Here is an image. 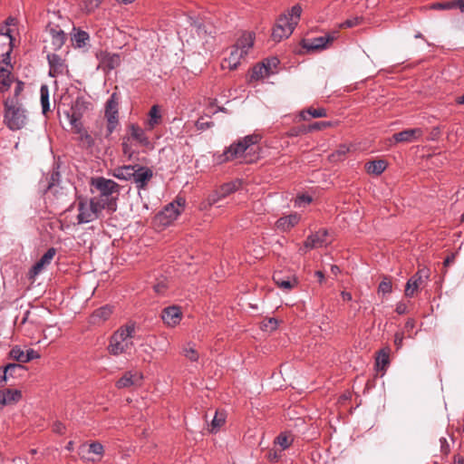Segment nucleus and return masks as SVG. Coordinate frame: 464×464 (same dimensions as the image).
<instances>
[{"instance_id": "f257e3e1", "label": "nucleus", "mask_w": 464, "mask_h": 464, "mask_svg": "<svg viewBox=\"0 0 464 464\" xmlns=\"http://www.w3.org/2000/svg\"><path fill=\"white\" fill-rule=\"evenodd\" d=\"M92 198L100 203L103 209L110 212L117 210V200L120 193V185L112 179L104 177L92 178L90 181Z\"/></svg>"}, {"instance_id": "f03ea898", "label": "nucleus", "mask_w": 464, "mask_h": 464, "mask_svg": "<svg viewBox=\"0 0 464 464\" xmlns=\"http://www.w3.org/2000/svg\"><path fill=\"white\" fill-rule=\"evenodd\" d=\"M4 123L12 131L24 129L28 122V111L20 99L7 98L4 102Z\"/></svg>"}, {"instance_id": "7ed1b4c3", "label": "nucleus", "mask_w": 464, "mask_h": 464, "mask_svg": "<svg viewBox=\"0 0 464 464\" xmlns=\"http://www.w3.org/2000/svg\"><path fill=\"white\" fill-rule=\"evenodd\" d=\"M134 333L135 324L133 323L121 326L110 337L107 347L109 353L113 356L128 353L133 346Z\"/></svg>"}, {"instance_id": "20e7f679", "label": "nucleus", "mask_w": 464, "mask_h": 464, "mask_svg": "<svg viewBox=\"0 0 464 464\" xmlns=\"http://www.w3.org/2000/svg\"><path fill=\"white\" fill-rule=\"evenodd\" d=\"M302 7L299 5H294L287 14H281L272 31V38L276 42H280L284 38H288L300 19Z\"/></svg>"}, {"instance_id": "39448f33", "label": "nucleus", "mask_w": 464, "mask_h": 464, "mask_svg": "<svg viewBox=\"0 0 464 464\" xmlns=\"http://www.w3.org/2000/svg\"><path fill=\"white\" fill-rule=\"evenodd\" d=\"M259 140L260 136L257 134L246 135L243 139L238 140L237 142H234L226 148L223 153L214 155V160L217 164H222L227 161L242 158L245 152Z\"/></svg>"}, {"instance_id": "423d86ee", "label": "nucleus", "mask_w": 464, "mask_h": 464, "mask_svg": "<svg viewBox=\"0 0 464 464\" xmlns=\"http://www.w3.org/2000/svg\"><path fill=\"white\" fill-rule=\"evenodd\" d=\"M103 208L92 197L81 198L78 201V224L92 222L100 218Z\"/></svg>"}, {"instance_id": "0eeeda50", "label": "nucleus", "mask_w": 464, "mask_h": 464, "mask_svg": "<svg viewBox=\"0 0 464 464\" xmlns=\"http://www.w3.org/2000/svg\"><path fill=\"white\" fill-rule=\"evenodd\" d=\"M119 102L116 92H113L106 102L105 117L107 120V133L110 136L116 129L119 123Z\"/></svg>"}, {"instance_id": "6e6552de", "label": "nucleus", "mask_w": 464, "mask_h": 464, "mask_svg": "<svg viewBox=\"0 0 464 464\" xmlns=\"http://www.w3.org/2000/svg\"><path fill=\"white\" fill-rule=\"evenodd\" d=\"M185 200L178 198L169 203L164 209L158 215V218L163 225H169L180 215V208L184 206Z\"/></svg>"}, {"instance_id": "1a4fd4ad", "label": "nucleus", "mask_w": 464, "mask_h": 464, "mask_svg": "<svg viewBox=\"0 0 464 464\" xmlns=\"http://www.w3.org/2000/svg\"><path fill=\"white\" fill-rule=\"evenodd\" d=\"M429 270L427 268L419 269L407 282L405 287V295L413 296L419 287L428 279Z\"/></svg>"}, {"instance_id": "9d476101", "label": "nucleus", "mask_w": 464, "mask_h": 464, "mask_svg": "<svg viewBox=\"0 0 464 464\" xmlns=\"http://www.w3.org/2000/svg\"><path fill=\"white\" fill-rule=\"evenodd\" d=\"M104 453V448L102 443L98 441H93L91 444H82L78 449V455L81 459L94 462L96 460L95 458L92 457L91 454H94L99 457L98 459L102 458Z\"/></svg>"}, {"instance_id": "9b49d317", "label": "nucleus", "mask_w": 464, "mask_h": 464, "mask_svg": "<svg viewBox=\"0 0 464 464\" xmlns=\"http://www.w3.org/2000/svg\"><path fill=\"white\" fill-rule=\"evenodd\" d=\"M334 34H325L323 36L314 37L311 39H304L302 41V46L308 52L316 51V50H324L327 47V45L334 42L335 39Z\"/></svg>"}, {"instance_id": "f8f14e48", "label": "nucleus", "mask_w": 464, "mask_h": 464, "mask_svg": "<svg viewBox=\"0 0 464 464\" xmlns=\"http://www.w3.org/2000/svg\"><path fill=\"white\" fill-rule=\"evenodd\" d=\"M152 177L153 171L150 168L137 164L131 180L134 182L138 190H141L147 188Z\"/></svg>"}, {"instance_id": "ddd939ff", "label": "nucleus", "mask_w": 464, "mask_h": 464, "mask_svg": "<svg viewBox=\"0 0 464 464\" xmlns=\"http://www.w3.org/2000/svg\"><path fill=\"white\" fill-rule=\"evenodd\" d=\"M182 313L179 306L171 305L165 307L161 312V319L165 324L174 327L179 324Z\"/></svg>"}, {"instance_id": "4468645a", "label": "nucleus", "mask_w": 464, "mask_h": 464, "mask_svg": "<svg viewBox=\"0 0 464 464\" xmlns=\"http://www.w3.org/2000/svg\"><path fill=\"white\" fill-rule=\"evenodd\" d=\"M101 66L103 69L111 71L121 64V56L118 53H111L107 51H101L96 54Z\"/></svg>"}, {"instance_id": "2eb2a0df", "label": "nucleus", "mask_w": 464, "mask_h": 464, "mask_svg": "<svg viewBox=\"0 0 464 464\" xmlns=\"http://www.w3.org/2000/svg\"><path fill=\"white\" fill-rule=\"evenodd\" d=\"M143 374L138 371L126 372L116 382L119 389L128 388L133 385H141Z\"/></svg>"}, {"instance_id": "dca6fc26", "label": "nucleus", "mask_w": 464, "mask_h": 464, "mask_svg": "<svg viewBox=\"0 0 464 464\" xmlns=\"http://www.w3.org/2000/svg\"><path fill=\"white\" fill-rule=\"evenodd\" d=\"M46 32L51 36V44L53 45V49L54 51L60 50L66 40V34L63 30H62L59 25L48 24L46 27Z\"/></svg>"}, {"instance_id": "f3484780", "label": "nucleus", "mask_w": 464, "mask_h": 464, "mask_svg": "<svg viewBox=\"0 0 464 464\" xmlns=\"http://www.w3.org/2000/svg\"><path fill=\"white\" fill-rule=\"evenodd\" d=\"M1 39H3V52L1 53L2 62L5 63H9L10 62V54L13 50V41L14 38L11 35V30L8 26H5L1 28Z\"/></svg>"}, {"instance_id": "a211bd4d", "label": "nucleus", "mask_w": 464, "mask_h": 464, "mask_svg": "<svg viewBox=\"0 0 464 464\" xmlns=\"http://www.w3.org/2000/svg\"><path fill=\"white\" fill-rule=\"evenodd\" d=\"M10 356L19 362L26 363L34 359L40 358V353L34 349H28L24 353L20 346L15 345L11 349Z\"/></svg>"}, {"instance_id": "6ab92c4d", "label": "nucleus", "mask_w": 464, "mask_h": 464, "mask_svg": "<svg viewBox=\"0 0 464 464\" xmlns=\"http://www.w3.org/2000/svg\"><path fill=\"white\" fill-rule=\"evenodd\" d=\"M327 235L328 232L325 229L309 235L304 243V247L306 249L322 247L325 244Z\"/></svg>"}, {"instance_id": "aec40b11", "label": "nucleus", "mask_w": 464, "mask_h": 464, "mask_svg": "<svg viewBox=\"0 0 464 464\" xmlns=\"http://www.w3.org/2000/svg\"><path fill=\"white\" fill-rule=\"evenodd\" d=\"M423 134L420 128L407 129L402 131L394 133L392 139L395 142H413L419 140Z\"/></svg>"}, {"instance_id": "412c9836", "label": "nucleus", "mask_w": 464, "mask_h": 464, "mask_svg": "<svg viewBox=\"0 0 464 464\" xmlns=\"http://www.w3.org/2000/svg\"><path fill=\"white\" fill-rule=\"evenodd\" d=\"M22 399V392L17 389H5L0 391V411L5 406L14 404Z\"/></svg>"}, {"instance_id": "4be33fe9", "label": "nucleus", "mask_w": 464, "mask_h": 464, "mask_svg": "<svg viewBox=\"0 0 464 464\" xmlns=\"http://www.w3.org/2000/svg\"><path fill=\"white\" fill-rule=\"evenodd\" d=\"M130 137L138 141L141 146L152 149V143L149 137L146 135L145 130L137 124H130L129 127Z\"/></svg>"}, {"instance_id": "5701e85b", "label": "nucleus", "mask_w": 464, "mask_h": 464, "mask_svg": "<svg viewBox=\"0 0 464 464\" xmlns=\"http://www.w3.org/2000/svg\"><path fill=\"white\" fill-rule=\"evenodd\" d=\"M299 221L300 216L297 213H292L278 218L276 222V227L282 232H287L296 226Z\"/></svg>"}, {"instance_id": "b1692460", "label": "nucleus", "mask_w": 464, "mask_h": 464, "mask_svg": "<svg viewBox=\"0 0 464 464\" xmlns=\"http://www.w3.org/2000/svg\"><path fill=\"white\" fill-rule=\"evenodd\" d=\"M112 314V306L106 304L93 311L90 316V324H101L109 319Z\"/></svg>"}, {"instance_id": "393cba45", "label": "nucleus", "mask_w": 464, "mask_h": 464, "mask_svg": "<svg viewBox=\"0 0 464 464\" xmlns=\"http://www.w3.org/2000/svg\"><path fill=\"white\" fill-rule=\"evenodd\" d=\"M47 60L50 66L49 75L51 77H56L58 74L63 73L64 62L59 54L50 53L47 55Z\"/></svg>"}, {"instance_id": "a878e982", "label": "nucleus", "mask_w": 464, "mask_h": 464, "mask_svg": "<svg viewBox=\"0 0 464 464\" xmlns=\"http://www.w3.org/2000/svg\"><path fill=\"white\" fill-rule=\"evenodd\" d=\"M55 248L50 247L42 256L41 258L32 266L30 273L34 276L38 275L43 268L49 265L55 256Z\"/></svg>"}, {"instance_id": "bb28decb", "label": "nucleus", "mask_w": 464, "mask_h": 464, "mask_svg": "<svg viewBox=\"0 0 464 464\" xmlns=\"http://www.w3.org/2000/svg\"><path fill=\"white\" fill-rule=\"evenodd\" d=\"M137 167V164L133 165H123L117 167L112 171V176L118 179L121 180H131L132 176L135 173V168Z\"/></svg>"}, {"instance_id": "cd10ccee", "label": "nucleus", "mask_w": 464, "mask_h": 464, "mask_svg": "<svg viewBox=\"0 0 464 464\" xmlns=\"http://www.w3.org/2000/svg\"><path fill=\"white\" fill-rule=\"evenodd\" d=\"M244 55L245 54L241 51H238V48H235V45H233L231 47L229 56L224 59V63H227V66L230 70H235L237 68L240 63V60Z\"/></svg>"}, {"instance_id": "c85d7f7f", "label": "nucleus", "mask_w": 464, "mask_h": 464, "mask_svg": "<svg viewBox=\"0 0 464 464\" xmlns=\"http://www.w3.org/2000/svg\"><path fill=\"white\" fill-rule=\"evenodd\" d=\"M387 168V162L384 160L369 161L365 164V169L370 174L381 175Z\"/></svg>"}, {"instance_id": "c756f323", "label": "nucleus", "mask_w": 464, "mask_h": 464, "mask_svg": "<svg viewBox=\"0 0 464 464\" xmlns=\"http://www.w3.org/2000/svg\"><path fill=\"white\" fill-rule=\"evenodd\" d=\"M89 104L90 103L86 102L83 97H77L72 105L71 111L67 113V116L79 113V117H82V114L88 109Z\"/></svg>"}, {"instance_id": "7c9ffc66", "label": "nucleus", "mask_w": 464, "mask_h": 464, "mask_svg": "<svg viewBox=\"0 0 464 464\" xmlns=\"http://www.w3.org/2000/svg\"><path fill=\"white\" fill-rule=\"evenodd\" d=\"M58 169L59 165L53 167L47 187V189L53 194L58 192V187L61 181V174Z\"/></svg>"}, {"instance_id": "2f4dec72", "label": "nucleus", "mask_w": 464, "mask_h": 464, "mask_svg": "<svg viewBox=\"0 0 464 464\" xmlns=\"http://www.w3.org/2000/svg\"><path fill=\"white\" fill-rule=\"evenodd\" d=\"M254 44V37L251 34L243 35L235 44V48H238L245 55Z\"/></svg>"}, {"instance_id": "473e14b6", "label": "nucleus", "mask_w": 464, "mask_h": 464, "mask_svg": "<svg viewBox=\"0 0 464 464\" xmlns=\"http://www.w3.org/2000/svg\"><path fill=\"white\" fill-rule=\"evenodd\" d=\"M90 40V35L83 30H78L72 36V44L77 48L84 47Z\"/></svg>"}, {"instance_id": "72a5a7b5", "label": "nucleus", "mask_w": 464, "mask_h": 464, "mask_svg": "<svg viewBox=\"0 0 464 464\" xmlns=\"http://www.w3.org/2000/svg\"><path fill=\"white\" fill-rule=\"evenodd\" d=\"M161 114L158 105H153L149 111V119L147 121V126L150 130H152L156 125L160 122Z\"/></svg>"}, {"instance_id": "f704fd0d", "label": "nucleus", "mask_w": 464, "mask_h": 464, "mask_svg": "<svg viewBox=\"0 0 464 464\" xmlns=\"http://www.w3.org/2000/svg\"><path fill=\"white\" fill-rule=\"evenodd\" d=\"M273 279L276 285L284 290H291L297 285L296 279H284L281 273L275 274Z\"/></svg>"}, {"instance_id": "c9c22d12", "label": "nucleus", "mask_w": 464, "mask_h": 464, "mask_svg": "<svg viewBox=\"0 0 464 464\" xmlns=\"http://www.w3.org/2000/svg\"><path fill=\"white\" fill-rule=\"evenodd\" d=\"M40 95H41V106L43 114H46L50 111V102H49V89L48 86L44 84L40 88Z\"/></svg>"}, {"instance_id": "e433bc0d", "label": "nucleus", "mask_w": 464, "mask_h": 464, "mask_svg": "<svg viewBox=\"0 0 464 464\" xmlns=\"http://www.w3.org/2000/svg\"><path fill=\"white\" fill-rule=\"evenodd\" d=\"M225 421L226 413L222 411H217L211 421V432H217L219 430V428L225 423Z\"/></svg>"}, {"instance_id": "4c0bfd02", "label": "nucleus", "mask_w": 464, "mask_h": 464, "mask_svg": "<svg viewBox=\"0 0 464 464\" xmlns=\"http://www.w3.org/2000/svg\"><path fill=\"white\" fill-rule=\"evenodd\" d=\"M0 92L4 93L7 92L13 82V79L11 77V73L9 71L2 69L1 70V75H0Z\"/></svg>"}, {"instance_id": "58836bf2", "label": "nucleus", "mask_w": 464, "mask_h": 464, "mask_svg": "<svg viewBox=\"0 0 464 464\" xmlns=\"http://www.w3.org/2000/svg\"><path fill=\"white\" fill-rule=\"evenodd\" d=\"M293 442V440L290 439L285 433H280L277 437H276L274 440L275 447L279 446L281 451L288 449Z\"/></svg>"}, {"instance_id": "ea45409f", "label": "nucleus", "mask_w": 464, "mask_h": 464, "mask_svg": "<svg viewBox=\"0 0 464 464\" xmlns=\"http://www.w3.org/2000/svg\"><path fill=\"white\" fill-rule=\"evenodd\" d=\"M269 75L270 74L268 73L267 69H266L265 64H262L261 63L253 67L251 80L258 81L265 77H268Z\"/></svg>"}, {"instance_id": "a19ab883", "label": "nucleus", "mask_w": 464, "mask_h": 464, "mask_svg": "<svg viewBox=\"0 0 464 464\" xmlns=\"http://www.w3.org/2000/svg\"><path fill=\"white\" fill-rule=\"evenodd\" d=\"M306 115H309L313 118H322L326 116V111L324 108H308L307 110L301 112V117L304 121L308 120Z\"/></svg>"}, {"instance_id": "79ce46f5", "label": "nucleus", "mask_w": 464, "mask_h": 464, "mask_svg": "<svg viewBox=\"0 0 464 464\" xmlns=\"http://www.w3.org/2000/svg\"><path fill=\"white\" fill-rule=\"evenodd\" d=\"M238 188L237 181H230L224 183L218 188L219 194L221 197L227 198L230 194L234 193Z\"/></svg>"}, {"instance_id": "37998d69", "label": "nucleus", "mask_w": 464, "mask_h": 464, "mask_svg": "<svg viewBox=\"0 0 464 464\" xmlns=\"http://www.w3.org/2000/svg\"><path fill=\"white\" fill-rule=\"evenodd\" d=\"M67 118L69 119L70 124L73 128L75 133L80 134L85 130L81 121L82 117H79V113L75 115H68Z\"/></svg>"}, {"instance_id": "c03bdc74", "label": "nucleus", "mask_w": 464, "mask_h": 464, "mask_svg": "<svg viewBox=\"0 0 464 464\" xmlns=\"http://www.w3.org/2000/svg\"><path fill=\"white\" fill-rule=\"evenodd\" d=\"M12 370H24V366L17 363H8L6 366L0 368V385L7 380V372Z\"/></svg>"}, {"instance_id": "a18cd8bd", "label": "nucleus", "mask_w": 464, "mask_h": 464, "mask_svg": "<svg viewBox=\"0 0 464 464\" xmlns=\"http://www.w3.org/2000/svg\"><path fill=\"white\" fill-rule=\"evenodd\" d=\"M456 3H457V0L433 3L432 5H430V9H432V10H450V9L458 8V5Z\"/></svg>"}, {"instance_id": "49530a36", "label": "nucleus", "mask_w": 464, "mask_h": 464, "mask_svg": "<svg viewBox=\"0 0 464 464\" xmlns=\"http://www.w3.org/2000/svg\"><path fill=\"white\" fill-rule=\"evenodd\" d=\"M79 135V141L82 148L91 149L94 146V139L86 130L82 131Z\"/></svg>"}, {"instance_id": "de8ad7c7", "label": "nucleus", "mask_w": 464, "mask_h": 464, "mask_svg": "<svg viewBox=\"0 0 464 464\" xmlns=\"http://www.w3.org/2000/svg\"><path fill=\"white\" fill-rule=\"evenodd\" d=\"M262 64H265L266 69H267L268 73L274 74L276 72V69L277 65L279 64V60L277 57H270L266 58L262 62Z\"/></svg>"}, {"instance_id": "09e8293b", "label": "nucleus", "mask_w": 464, "mask_h": 464, "mask_svg": "<svg viewBox=\"0 0 464 464\" xmlns=\"http://www.w3.org/2000/svg\"><path fill=\"white\" fill-rule=\"evenodd\" d=\"M350 149L346 144H341L331 155L333 160H341L349 152Z\"/></svg>"}, {"instance_id": "8fccbe9b", "label": "nucleus", "mask_w": 464, "mask_h": 464, "mask_svg": "<svg viewBox=\"0 0 464 464\" xmlns=\"http://www.w3.org/2000/svg\"><path fill=\"white\" fill-rule=\"evenodd\" d=\"M281 457H282V451L279 450H276V448L270 449L265 455V458L270 462H277V461H279Z\"/></svg>"}, {"instance_id": "3c124183", "label": "nucleus", "mask_w": 464, "mask_h": 464, "mask_svg": "<svg viewBox=\"0 0 464 464\" xmlns=\"http://www.w3.org/2000/svg\"><path fill=\"white\" fill-rule=\"evenodd\" d=\"M392 290V282L388 280L387 277H384L383 280L379 284L378 292L386 295L390 294Z\"/></svg>"}, {"instance_id": "603ef678", "label": "nucleus", "mask_w": 464, "mask_h": 464, "mask_svg": "<svg viewBox=\"0 0 464 464\" xmlns=\"http://www.w3.org/2000/svg\"><path fill=\"white\" fill-rule=\"evenodd\" d=\"M389 354L383 351H381L376 360L377 366L381 367L382 370L389 364Z\"/></svg>"}, {"instance_id": "864d4df0", "label": "nucleus", "mask_w": 464, "mask_h": 464, "mask_svg": "<svg viewBox=\"0 0 464 464\" xmlns=\"http://www.w3.org/2000/svg\"><path fill=\"white\" fill-rule=\"evenodd\" d=\"M312 201V198L309 195L302 194L296 197L295 200V207L302 208L309 204Z\"/></svg>"}, {"instance_id": "5fc2aeb1", "label": "nucleus", "mask_w": 464, "mask_h": 464, "mask_svg": "<svg viewBox=\"0 0 464 464\" xmlns=\"http://www.w3.org/2000/svg\"><path fill=\"white\" fill-rule=\"evenodd\" d=\"M224 197H221L219 194L218 188L216 189L214 192L208 195L207 198V202L209 206L218 204L220 200L224 199Z\"/></svg>"}, {"instance_id": "6e6d98bb", "label": "nucleus", "mask_w": 464, "mask_h": 464, "mask_svg": "<svg viewBox=\"0 0 464 464\" xmlns=\"http://www.w3.org/2000/svg\"><path fill=\"white\" fill-rule=\"evenodd\" d=\"M183 354L186 358H188L191 362H197L198 359V355L194 347H187L183 350Z\"/></svg>"}, {"instance_id": "4d7b16f0", "label": "nucleus", "mask_w": 464, "mask_h": 464, "mask_svg": "<svg viewBox=\"0 0 464 464\" xmlns=\"http://www.w3.org/2000/svg\"><path fill=\"white\" fill-rule=\"evenodd\" d=\"M360 23H361V18L353 17L351 19H347L343 23H342L341 27L352 28V27L358 25Z\"/></svg>"}, {"instance_id": "13d9d810", "label": "nucleus", "mask_w": 464, "mask_h": 464, "mask_svg": "<svg viewBox=\"0 0 464 464\" xmlns=\"http://www.w3.org/2000/svg\"><path fill=\"white\" fill-rule=\"evenodd\" d=\"M214 125L213 121H205L203 118L198 120L196 126L198 130H205L211 128Z\"/></svg>"}, {"instance_id": "bf43d9fd", "label": "nucleus", "mask_w": 464, "mask_h": 464, "mask_svg": "<svg viewBox=\"0 0 464 464\" xmlns=\"http://www.w3.org/2000/svg\"><path fill=\"white\" fill-rule=\"evenodd\" d=\"M122 152L125 156H128L129 159H130L133 155V150L130 147V145L128 143V140H126L125 139L123 140L122 141Z\"/></svg>"}, {"instance_id": "052dcab7", "label": "nucleus", "mask_w": 464, "mask_h": 464, "mask_svg": "<svg viewBox=\"0 0 464 464\" xmlns=\"http://www.w3.org/2000/svg\"><path fill=\"white\" fill-rule=\"evenodd\" d=\"M190 25L197 29V33L199 34L201 32L206 33V30L203 29V24L197 19L192 17L189 18Z\"/></svg>"}, {"instance_id": "680f3d73", "label": "nucleus", "mask_w": 464, "mask_h": 464, "mask_svg": "<svg viewBox=\"0 0 464 464\" xmlns=\"http://www.w3.org/2000/svg\"><path fill=\"white\" fill-rule=\"evenodd\" d=\"M24 86V83L23 82L16 81L14 96L12 98L19 99V95L23 92Z\"/></svg>"}, {"instance_id": "e2e57ef3", "label": "nucleus", "mask_w": 464, "mask_h": 464, "mask_svg": "<svg viewBox=\"0 0 464 464\" xmlns=\"http://www.w3.org/2000/svg\"><path fill=\"white\" fill-rule=\"evenodd\" d=\"M395 312L398 314H406L407 313V305H406V304L403 303V302H399L396 304Z\"/></svg>"}, {"instance_id": "0e129e2a", "label": "nucleus", "mask_w": 464, "mask_h": 464, "mask_svg": "<svg viewBox=\"0 0 464 464\" xmlns=\"http://www.w3.org/2000/svg\"><path fill=\"white\" fill-rule=\"evenodd\" d=\"M278 326V322L275 318H269L267 323L265 324L266 329H270L271 331L276 330Z\"/></svg>"}, {"instance_id": "69168bd1", "label": "nucleus", "mask_w": 464, "mask_h": 464, "mask_svg": "<svg viewBox=\"0 0 464 464\" xmlns=\"http://www.w3.org/2000/svg\"><path fill=\"white\" fill-rule=\"evenodd\" d=\"M330 125H331V123L329 121L315 122L309 126V130H320L322 127H327Z\"/></svg>"}, {"instance_id": "338daca9", "label": "nucleus", "mask_w": 464, "mask_h": 464, "mask_svg": "<svg viewBox=\"0 0 464 464\" xmlns=\"http://www.w3.org/2000/svg\"><path fill=\"white\" fill-rule=\"evenodd\" d=\"M414 327H415V320L412 318L408 319L404 325L405 331L409 334H411V332L414 329Z\"/></svg>"}, {"instance_id": "774afa93", "label": "nucleus", "mask_w": 464, "mask_h": 464, "mask_svg": "<svg viewBox=\"0 0 464 464\" xmlns=\"http://www.w3.org/2000/svg\"><path fill=\"white\" fill-rule=\"evenodd\" d=\"M53 430L56 433L63 434L65 430V426L62 422L56 421L53 424Z\"/></svg>"}]
</instances>
